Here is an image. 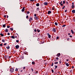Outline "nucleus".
<instances>
[{"instance_id": "obj_49", "label": "nucleus", "mask_w": 75, "mask_h": 75, "mask_svg": "<svg viewBox=\"0 0 75 75\" xmlns=\"http://www.w3.org/2000/svg\"><path fill=\"white\" fill-rule=\"evenodd\" d=\"M72 69L74 68V66H72Z\"/></svg>"}, {"instance_id": "obj_62", "label": "nucleus", "mask_w": 75, "mask_h": 75, "mask_svg": "<svg viewBox=\"0 0 75 75\" xmlns=\"http://www.w3.org/2000/svg\"><path fill=\"white\" fill-rule=\"evenodd\" d=\"M57 64V62H54V64Z\"/></svg>"}, {"instance_id": "obj_40", "label": "nucleus", "mask_w": 75, "mask_h": 75, "mask_svg": "<svg viewBox=\"0 0 75 75\" xmlns=\"http://www.w3.org/2000/svg\"><path fill=\"white\" fill-rule=\"evenodd\" d=\"M58 39H59V37H57V40H58Z\"/></svg>"}, {"instance_id": "obj_10", "label": "nucleus", "mask_w": 75, "mask_h": 75, "mask_svg": "<svg viewBox=\"0 0 75 75\" xmlns=\"http://www.w3.org/2000/svg\"><path fill=\"white\" fill-rule=\"evenodd\" d=\"M48 5V3L47 2H45L44 3V5L45 6H47V5Z\"/></svg>"}, {"instance_id": "obj_50", "label": "nucleus", "mask_w": 75, "mask_h": 75, "mask_svg": "<svg viewBox=\"0 0 75 75\" xmlns=\"http://www.w3.org/2000/svg\"><path fill=\"white\" fill-rule=\"evenodd\" d=\"M55 25H57V22H55Z\"/></svg>"}, {"instance_id": "obj_24", "label": "nucleus", "mask_w": 75, "mask_h": 75, "mask_svg": "<svg viewBox=\"0 0 75 75\" xmlns=\"http://www.w3.org/2000/svg\"><path fill=\"white\" fill-rule=\"evenodd\" d=\"M72 13H75V10H73L72 11Z\"/></svg>"}, {"instance_id": "obj_29", "label": "nucleus", "mask_w": 75, "mask_h": 75, "mask_svg": "<svg viewBox=\"0 0 75 75\" xmlns=\"http://www.w3.org/2000/svg\"><path fill=\"white\" fill-rule=\"evenodd\" d=\"M38 71H36V72H35V74H37V73H38Z\"/></svg>"}, {"instance_id": "obj_22", "label": "nucleus", "mask_w": 75, "mask_h": 75, "mask_svg": "<svg viewBox=\"0 0 75 75\" xmlns=\"http://www.w3.org/2000/svg\"><path fill=\"white\" fill-rule=\"evenodd\" d=\"M0 35L1 36V37H3L4 36V35L2 33H1Z\"/></svg>"}, {"instance_id": "obj_36", "label": "nucleus", "mask_w": 75, "mask_h": 75, "mask_svg": "<svg viewBox=\"0 0 75 75\" xmlns=\"http://www.w3.org/2000/svg\"><path fill=\"white\" fill-rule=\"evenodd\" d=\"M31 70L32 72H33V71H34V69H33V68H31Z\"/></svg>"}, {"instance_id": "obj_5", "label": "nucleus", "mask_w": 75, "mask_h": 75, "mask_svg": "<svg viewBox=\"0 0 75 75\" xmlns=\"http://www.w3.org/2000/svg\"><path fill=\"white\" fill-rule=\"evenodd\" d=\"M47 35L48 36V38H51V35H50V34H49V33H47Z\"/></svg>"}, {"instance_id": "obj_46", "label": "nucleus", "mask_w": 75, "mask_h": 75, "mask_svg": "<svg viewBox=\"0 0 75 75\" xmlns=\"http://www.w3.org/2000/svg\"><path fill=\"white\" fill-rule=\"evenodd\" d=\"M8 35H10V33H8Z\"/></svg>"}, {"instance_id": "obj_43", "label": "nucleus", "mask_w": 75, "mask_h": 75, "mask_svg": "<svg viewBox=\"0 0 75 75\" xmlns=\"http://www.w3.org/2000/svg\"><path fill=\"white\" fill-rule=\"evenodd\" d=\"M7 45V43H5L4 44V45Z\"/></svg>"}, {"instance_id": "obj_2", "label": "nucleus", "mask_w": 75, "mask_h": 75, "mask_svg": "<svg viewBox=\"0 0 75 75\" xmlns=\"http://www.w3.org/2000/svg\"><path fill=\"white\" fill-rule=\"evenodd\" d=\"M54 67H55V68L54 69V72L55 74H57V73H56L57 70H56V68H57V65H55L54 66Z\"/></svg>"}, {"instance_id": "obj_59", "label": "nucleus", "mask_w": 75, "mask_h": 75, "mask_svg": "<svg viewBox=\"0 0 75 75\" xmlns=\"http://www.w3.org/2000/svg\"><path fill=\"white\" fill-rule=\"evenodd\" d=\"M7 18H8V15H7Z\"/></svg>"}, {"instance_id": "obj_7", "label": "nucleus", "mask_w": 75, "mask_h": 75, "mask_svg": "<svg viewBox=\"0 0 75 75\" xmlns=\"http://www.w3.org/2000/svg\"><path fill=\"white\" fill-rule=\"evenodd\" d=\"M60 55H61V54H60V53H58L57 54V57H59V56Z\"/></svg>"}, {"instance_id": "obj_17", "label": "nucleus", "mask_w": 75, "mask_h": 75, "mask_svg": "<svg viewBox=\"0 0 75 75\" xmlns=\"http://www.w3.org/2000/svg\"><path fill=\"white\" fill-rule=\"evenodd\" d=\"M35 62H34L33 61V62H32V65H34L35 64Z\"/></svg>"}, {"instance_id": "obj_18", "label": "nucleus", "mask_w": 75, "mask_h": 75, "mask_svg": "<svg viewBox=\"0 0 75 75\" xmlns=\"http://www.w3.org/2000/svg\"><path fill=\"white\" fill-rule=\"evenodd\" d=\"M35 19L36 20H38V19H39L37 17H35Z\"/></svg>"}, {"instance_id": "obj_35", "label": "nucleus", "mask_w": 75, "mask_h": 75, "mask_svg": "<svg viewBox=\"0 0 75 75\" xmlns=\"http://www.w3.org/2000/svg\"><path fill=\"white\" fill-rule=\"evenodd\" d=\"M34 31H35V32H37V30H36V29H35L34 30Z\"/></svg>"}, {"instance_id": "obj_15", "label": "nucleus", "mask_w": 75, "mask_h": 75, "mask_svg": "<svg viewBox=\"0 0 75 75\" xmlns=\"http://www.w3.org/2000/svg\"><path fill=\"white\" fill-rule=\"evenodd\" d=\"M40 10V8L39 7H38L36 9V11H39Z\"/></svg>"}, {"instance_id": "obj_25", "label": "nucleus", "mask_w": 75, "mask_h": 75, "mask_svg": "<svg viewBox=\"0 0 75 75\" xmlns=\"http://www.w3.org/2000/svg\"><path fill=\"white\" fill-rule=\"evenodd\" d=\"M2 42H5V40H4V39H3L2 40Z\"/></svg>"}, {"instance_id": "obj_53", "label": "nucleus", "mask_w": 75, "mask_h": 75, "mask_svg": "<svg viewBox=\"0 0 75 75\" xmlns=\"http://www.w3.org/2000/svg\"><path fill=\"white\" fill-rule=\"evenodd\" d=\"M61 6H63V4H61Z\"/></svg>"}, {"instance_id": "obj_39", "label": "nucleus", "mask_w": 75, "mask_h": 75, "mask_svg": "<svg viewBox=\"0 0 75 75\" xmlns=\"http://www.w3.org/2000/svg\"><path fill=\"white\" fill-rule=\"evenodd\" d=\"M52 72L53 73H54V70H53V69H52Z\"/></svg>"}, {"instance_id": "obj_30", "label": "nucleus", "mask_w": 75, "mask_h": 75, "mask_svg": "<svg viewBox=\"0 0 75 75\" xmlns=\"http://www.w3.org/2000/svg\"><path fill=\"white\" fill-rule=\"evenodd\" d=\"M10 26H7V28H10Z\"/></svg>"}, {"instance_id": "obj_12", "label": "nucleus", "mask_w": 75, "mask_h": 75, "mask_svg": "<svg viewBox=\"0 0 75 75\" xmlns=\"http://www.w3.org/2000/svg\"><path fill=\"white\" fill-rule=\"evenodd\" d=\"M5 31L6 33H7V32H8V29L7 28L6 29Z\"/></svg>"}, {"instance_id": "obj_61", "label": "nucleus", "mask_w": 75, "mask_h": 75, "mask_svg": "<svg viewBox=\"0 0 75 75\" xmlns=\"http://www.w3.org/2000/svg\"><path fill=\"white\" fill-rule=\"evenodd\" d=\"M57 59H58V57H57Z\"/></svg>"}, {"instance_id": "obj_44", "label": "nucleus", "mask_w": 75, "mask_h": 75, "mask_svg": "<svg viewBox=\"0 0 75 75\" xmlns=\"http://www.w3.org/2000/svg\"><path fill=\"white\" fill-rule=\"evenodd\" d=\"M11 56H9L8 57V58H11Z\"/></svg>"}, {"instance_id": "obj_27", "label": "nucleus", "mask_w": 75, "mask_h": 75, "mask_svg": "<svg viewBox=\"0 0 75 75\" xmlns=\"http://www.w3.org/2000/svg\"><path fill=\"white\" fill-rule=\"evenodd\" d=\"M10 30H11V31H13V28H11Z\"/></svg>"}, {"instance_id": "obj_11", "label": "nucleus", "mask_w": 75, "mask_h": 75, "mask_svg": "<svg viewBox=\"0 0 75 75\" xmlns=\"http://www.w3.org/2000/svg\"><path fill=\"white\" fill-rule=\"evenodd\" d=\"M51 11H48V12H47V14H51Z\"/></svg>"}, {"instance_id": "obj_42", "label": "nucleus", "mask_w": 75, "mask_h": 75, "mask_svg": "<svg viewBox=\"0 0 75 75\" xmlns=\"http://www.w3.org/2000/svg\"><path fill=\"white\" fill-rule=\"evenodd\" d=\"M15 71H18V69H16L15 70Z\"/></svg>"}, {"instance_id": "obj_57", "label": "nucleus", "mask_w": 75, "mask_h": 75, "mask_svg": "<svg viewBox=\"0 0 75 75\" xmlns=\"http://www.w3.org/2000/svg\"><path fill=\"white\" fill-rule=\"evenodd\" d=\"M59 62L60 64H61V61H59Z\"/></svg>"}, {"instance_id": "obj_1", "label": "nucleus", "mask_w": 75, "mask_h": 75, "mask_svg": "<svg viewBox=\"0 0 75 75\" xmlns=\"http://www.w3.org/2000/svg\"><path fill=\"white\" fill-rule=\"evenodd\" d=\"M14 69L13 68H11L10 69V72H11V73H13L14 72Z\"/></svg>"}, {"instance_id": "obj_41", "label": "nucleus", "mask_w": 75, "mask_h": 75, "mask_svg": "<svg viewBox=\"0 0 75 75\" xmlns=\"http://www.w3.org/2000/svg\"><path fill=\"white\" fill-rule=\"evenodd\" d=\"M65 6H64V7L62 8V9H64V8H65Z\"/></svg>"}, {"instance_id": "obj_47", "label": "nucleus", "mask_w": 75, "mask_h": 75, "mask_svg": "<svg viewBox=\"0 0 75 75\" xmlns=\"http://www.w3.org/2000/svg\"><path fill=\"white\" fill-rule=\"evenodd\" d=\"M31 1H34V0H30Z\"/></svg>"}, {"instance_id": "obj_38", "label": "nucleus", "mask_w": 75, "mask_h": 75, "mask_svg": "<svg viewBox=\"0 0 75 75\" xmlns=\"http://www.w3.org/2000/svg\"><path fill=\"white\" fill-rule=\"evenodd\" d=\"M34 16L35 17H37V14H35Z\"/></svg>"}, {"instance_id": "obj_34", "label": "nucleus", "mask_w": 75, "mask_h": 75, "mask_svg": "<svg viewBox=\"0 0 75 75\" xmlns=\"http://www.w3.org/2000/svg\"><path fill=\"white\" fill-rule=\"evenodd\" d=\"M0 46H3V43H1V44H0Z\"/></svg>"}, {"instance_id": "obj_64", "label": "nucleus", "mask_w": 75, "mask_h": 75, "mask_svg": "<svg viewBox=\"0 0 75 75\" xmlns=\"http://www.w3.org/2000/svg\"><path fill=\"white\" fill-rule=\"evenodd\" d=\"M54 9V8H52V10H53Z\"/></svg>"}, {"instance_id": "obj_37", "label": "nucleus", "mask_w": 75, "mask_h": 75, "mask_svg": "<svg viewBox=\"0 0 75 75\" xmlns=\"http://www.w3.org/2000/svg\"><path fill=\"white\" fill-rule=\"evenodd\" d=\"M66 26V25H64L62 26L63 27H65Z\"/></svg>"}, {"instance_id": "obj_9", "label": "nucleus", "mask_w": 75, "mask_h": 75, "mask_svg": "<svg viewBox=\"0 0 75 75\" xmlns=\"http://www.w3.org/2000/svg\"><path fill=\"white\" fill-rule=\"evenodd\" d=\"M25 7H24L22 9V11H24V10H25Z\"/></svg>"}, {"instance_id": "obj_55", "label": "nucleus", "mask_w": 75, "mask_h": 75, "mask_svg": "<svg viewBox=\"0 0 75 75\" xmlns=\"http://www.w3.org/2000/svg\"><path fill=\"white\" fill-rule=\"evenodd\" d=\"M69 61V59H67V61Z\"/></svg>"}, {"instance_id": "obj_3", "label": "nucleus", "mask_w": 75, "mask_h": 75, "mask_svg": "<svg viewBox=\"0 0 75 75\" xmlns=\"http://www.w3.org/2000/svg\"><path fill=\"white\" fill-rule=\"evenodd\" d=\"M52 31L54 32V33H55L56 32V30L55 28H53L52 30Z\"/></svg>"}, {"instance_id": "obj_26", "label": "nucleus", "mask_w": 75, "mask_h": 75, "mask_svg": "<svg viewBox=\"0 0 75 75\" xmlns=\"http://www.w3.org/2000/svg\"><path fill=\"white\" fill-rule=\"evenodd\" d=\"M26 13L27 14H30V12H29V11H28L26 12Z\"/></svg>"}, {"instance_id": "obj_16", "label": "nucleus", "mask_w": 75, "mask_h": 75, "mask_svg": "<svg viewBox=\"0 0 75 75\" xmlns=\"http://www.w3.org/2000/svg\"><path fill=\"white\" fill-rule=\"evenodd\" d=\"M37 31H38V33H40V30L39 29H37Z\"/></svg>"}, {"instance_id": "obj_51", "label": "nucleus", "mask_w": 75, "mask_h": 75, "mask_svg": "<svg viewBox=\"0 0 75 75\" xmlns=\"http://www.w3.org/2000/svg\"><path fill=\"white\" fill-rule=\"evenodd\" d=\"M69 37H71V38H72V35H70V36H69Z\"/></svg>"}, {"instance_id": "obj_45", "label": "nucleus", "mask_w": 75, "mask_h": 75, "mask_svg": "<svg viewBox=\"0 0 75 75\" xmlns=\"http://www.w3.org/2000/svg\"><path fill=\"white\" fill-rule=\"evenodd\" d=\"M63 4H65V1H63Z\"/></svg>"}, {"instance_id": "obj_6", "label": "nucleus", "mask_w": 75, "mask_h": 75, "mask_svg": "<svg viewBox=\"0 0 75 75\" xmlns=\"http://www.w3.org/2000/svg\"><path fill=\"white\" fill-rule=\"evenodd\" d=\"M32 20H33V18H30L29 19V21L31 22Z\"/></svg>"}, {"instance_id": "obj_63", "label": "nucleus", "mask_w": 75, "mask_h": 75, "mask_svg": "<svg viewBox=\"0 0 75 75\" xmlns=\"http://www.w3.org/2000/svg\"><path fill=\"white\" fill-rule=\"evenodd\" d=\"M15 37L16 38L17 37V36H16Z\"/></svg>"}, {"instance_id": "obj_48", "label": "nucleus", "mask_w": 75, "mask_h": 75, "mask_svg": "<svg viewBox=\"0 0 75 75\" xmlns=\"http://www.w3.org/2000/svg\"><path fill=\"white\" fill-rule=\"evenodd\" d=\"M25 67H24L23 69H25Z\"/></svg>"}, {"instance_id": "obj_60", "label": "nucleus", "mask_w": 75, "mask_h": 75, "mask_svg": "<svg viewBox=\"0 0 75 75\" xmlns=\"http://www.w3.org/2000/svg\"><path fill=\"white\" fill-rule=\"evenodd\" d=\"M21 72H23V70H21Z\"/></svg>"}, {"instance_id": "obj_56", "label": "nucleus", "mask_w": 75, "mask_h": 75, "mask_svg": "<svg viewBox=\"0 0 75 75\" xmlns=\"http://www.w3.org/2000/svg\"><path fill=\"white\" fill-rule=\"evenodd\" d=\"M4 17H5L6 18V15H4Z\"/></svg>"}, {"instance_id": "obj_31", "label": "nucleus", "mask_w": 75, "mask_h": 75, "mask_svg": "<svg viewBox=\"0 0 75 75\" xmlns=\"http://www.w3.org/2000/svg\"><path fill=\"white\" fill-rule=\"evenodd\" d=\"M16 42H19V41L18 40H16Z\"/></svg>"}, {"instance_id": "obj_52", "label": "nucleus", "mask_w": 75, "mask_h": 75, "mask_svg": "<svg viewBox=\"0 0 75 75\" xmlns=\"http://www.w3.org/2000/svg\"><path fill=\"white\" fill-rule=\"evenodd\" d=\"M65 12H67V10H65Z\"/></svg>"}, {"instance_id": "obj_21", "label": "nucleus", "mask_w": 75, "mask_h": 75, "mask_svg": "<svg viewBox=\"0 0 75 75\" xmlns=\"http://www.w3.org/2000/svg\"><path fill=\"white\" fill-rule=\"evenodd\" d=\"M11 38H12L13 39H14V38H15V37H14V36H11Z\"/></svg>"}, {"instance_id": "obj_58", "label": "nucleus", "mask_w": 75, "mask_h": 75, "mask_svg": "<svg viewBox=\"0 0 75 75\" xmlns=\"http://www.w3.org/2000/svg\"><path fill=\"white\" fill-rule=\"evenodd\" d=\"M72 5H74V3H72Z\"/></svg>"}, {"instance_id": "obj_33", "label": "nucleus", "mask_w": 75, "mask_h": 75, "mask_svg": "<svg viewBox=\"0 0 75 75\" xmlns=\"http://www.w3.org/2000/svg\"><path fill=\"white\" fill-rule=\"evenodd\" d=\"M53 64H54V63L52 62V65H51V66L52 67L53 65Z\"/></svg>"}, {"instance_id": "obj_19", "label": "nucleus", "mask_w": 75, "mask_h": 75, "mask_svg": "<svg viewBox=\"0 0 75 75\" xmlns=\"http://www.w3.org/2000/svg\"><path fill=\"white\" fill-rule=\"evenodd\" d=\"M6 48H7V49H9V48H10V46L8 45L7 46V47H6Z\"/></svg>"}, {"instance_id": "obj_54", "label": "nucleus", "mask_w": 75, "mask_h": 75, "mask_svg": "<svg viewBox=\"0 0 75 75\" xmlns=\"http://www.w3.org/2000/svg\"><path fill=\"white\" fill-rule=\"evenodd\" d=\"M71 35V34L69 33L68 34V35Z\"/></svg>"}, {"instance_id": "obj_14", "label": "nucleus", "mask_w": 75, "mask_h": 75, "mask_svg": "<svg viewBox=\"0 0 75 75\" xmlns=\"http://www.w3.org/2000/svg\"><path fill=\"white\" fill-rule=\"evenodd\" d=\"M6 24L3 25H2V27L4 28H5V27H6Z\"/></svg>"}, {"instance_id": "obj_13", "label": "nucleus", "mask_w": 75, "mask_h": 75, "mask_svg": "<svg viewBox=\"0 0 75 75\" xmlns=\"http://www.w3.org/2000/svg\"><path fill=\"white\" fill-rule=\"evenodd\" d=\"M36 6L37 7H38L40 6V4H39V3H37L36 4Z\"/></svg>"}, {"instance_id": "obj_32", "label": "nucleus", "mask_w": 75, "mask_h": 75, "mask_svg": "<svg viewBox=\"0 0 75 75\" xmlns=\"http://www.w3.org/2000/svg\"><path fill=\"white\" fill-rule=\"evenodd\" d=\"M28 18V16L27 15L26 16V18Z\"/></svg>"}, {"instance_id": "obj_20", "label": "nucleus", "mask_w": 75, "mask_h": 75, "mask_svg": "<svg viewBox=\"0 0 75 75\" xmlns=\"http://www.w3.org/2000/svg\"><path fill=\"white\" fill-rule=\"evenodd\" d=\"M65 64L66 65H67V67L69 66V64H68V63H66Z\"/></svg>"}, {"instance_id": "obj_23", "label": "nucleus", "mask_w": 75, "mask_h": 75, "mask_svg": "<svg viewBox=\"0 0 75 75\" xmlns=\"http://www.w3.org/2000/svg\"><path fill=\"white\" fill-rule=\"evenodd\" d=\"M71 32L72 34H74V31L72 30H71Z\"/></svg>"}, {"instance_id": "obj_28", "label": "nucleus", "mask_w": 75, "mask_h": 75, "mask_svg": "<svg viewBox=\"0 0 75 75\" xmlns=\"http://www.w3.org/2000/svg\"><path fill=\"white\" fill-rule=\"evenodd\" d=\"M71 6H72V8H73L74 7H75V6H74V5H72Z\"/></svg>"}, {"instance_id": "obj_4", "label": "nucleus", "mask_w": 75, "mask_h": 75, "mask_svg": "<svg viewBox=\"0 0 75 75\" xmlns=\"http://www.w3.org/2000/svg\"><path fill=\"white\" fill-rule=\"evenodd\" d=\"M15 47L16 49H18V48H19V47H20V46L18 45H16V46Z\"/></svg>"}, {"instance_id": "obj_8", "label": "nucleus", "mask_w": 75, "mask_h": 75, "mask_svg": "<svg viewBox=\"0 0 75 75\" xmlns=\"http://www.w3.org/2000/svg\"><path fill=\"white\" fill-rule=\"evenodd\" d=\"M4 57L5 59H6L7 58H8V56H7V55H6V56H4Z\"/></svg>"}]
</instances>
